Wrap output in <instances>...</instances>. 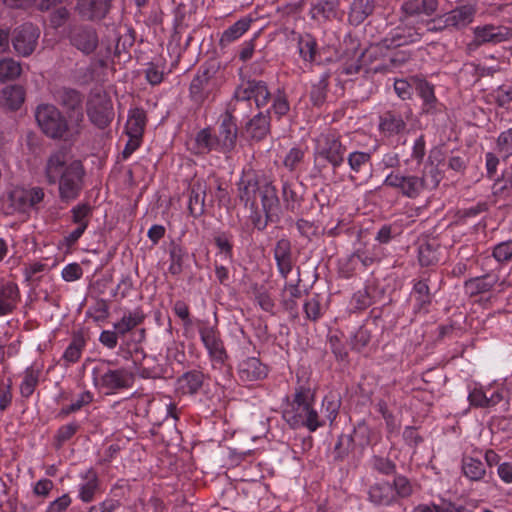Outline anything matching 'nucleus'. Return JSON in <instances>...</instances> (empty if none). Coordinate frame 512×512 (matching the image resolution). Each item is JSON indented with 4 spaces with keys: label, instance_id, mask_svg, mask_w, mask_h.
Returning <instances> with one entry per match:
<instances>
[{
    "label": "nucleus",
    "instance_id": "obj_44",
    "mask_svg": "<svg viewBox=\"0 0 512 512\" xmlns=\"http://www.w3.org/2000/svg\"><path fill=\"white\" fill-rule=\"evenodd\" d=\"M146 124V114L143 109L135 108L130 111L126 132L128 136L142 137Z\"/></svg>",
    "mask_w": 512,
    "mask_h": 512
},
{
    "label": "nucleus",
    "instance_id": "obj_49",
    "mask_svg": "<svg viewBox=\"0 0 512 512\" xmlns=\"http://www.w3.org/2000/svg\"><path fill=\"white\" fill-rule=\"evenodd\" d=\"M170 265L168 271L172 275H179L183 271L184 259L187 257V251L179 244L171 243L169 249Z\"/></svg>",
    "mask_w": 512,
    "mask_h": 512
},
{
    "label": "nucleus",
    "instance_id": "obj_12",
    "mask_svg": "<svg viewBox=\"0 0 512 512\" xmlns=\"http://www.w3.org/2000/svg\"><path fill=\"white\" fill-rule=\"evenodd\" d=\"M40 30L32 23H24L15 28L11 38L14 51L22 57L30 56L38 45Z\"/></svg>",
    "mask_w": 512,
    "mask_h": 512
},
{
    "label": "nucleus",
    "instance_id": "obj_54",
    "mask_svg": "<svg viewBox=\"0 0 512 512\" xmlns=\"http://www.w3.org/2000/svg\"><path fill=\"white\" fill-rule=\"evenodd\" d=\"M316 45L317 44L315 39L309 34L299 37L298 49L303 60L309 62L314 61L316 55Z\"/></svg>",
    "mask_w": 512,
    "mask_h": 512
},
{
    "label": "nucleus",
    "instance_id": "obj_27",
    "mask_svg": "<svg viewBox=\"0 0 512 512\" xmlns=\"http://www.w3.org/2000/svg\"><path fill=\"white\" fill-rule=\"evenodd\" d=\"M19 300V288L15 283L0 282V316L11 313Z\"/></svg>",
    "mask_w": 512,
    "mask_h": 512
},
{
    "label": "nucleus",
    "instance_id": "obj_17",
    "mask_svg": "<svg viewBox=\"0 0 512 512\" xmlns=\"http://www.w3.org/2000/svg\"><path fill=\"white\" fill-rule=\"evenodd\" d=\"M238 136V128L235 119L230 114H224L218 128L217 143L220 152L229 153L235 146Z\"/></svg>",
    "mask_w": 512,
    "mask_h": 512
},
{
    "label": "nucleus",
    "instance_id": "obj_37",
    "mask_svg": "<svg viewBox=\"0 0 512 512\" xmlns=\"http://www.w3.org/2000/svg\"><path fill=\"white\" fill-rule=\"evenodd\" d=\"M376 0H353L348 19L353 25L363 23L374 11Z\"/></svg>",
    "mask_w": 512,
    "mask_h": 512
},
{
    "label": "nucleus",
    "instance_id": "obj_61",
    "mask_svg": "<svg viewBox=\"0 0 512 512\" xmlns=\"http://www.w3.org/2000/svg\"><path fill=\"white\" fill-rule=\"evenodd\" d=\"M271 110L278 117L286 115L290 110V104L287 95L284 91L278 89L276 93L272 94Z\"/></svg>",
    "mask_w": 512,
    "mask_h": 512
},
{
    "label": "nucleus",
    "instance_id": "obj_30",
    "mask_svg": "<svg viewBox=\"0 0 512 512\" xmlns=\"http://www.w3.org/2000/svg\"><path fill=\"white\" fill-rule=\"evenodd\" d=\"M414 89L423 100L422 111L426 114L433 113L436 108L437 98L434 86L425 79L413 78Z\"/></svg>",
    "mask_w": 512,
    "mask_h": 512
},
{
    "label": "nucleus",
    "instance_id": "obj_45",
    "mask_svg": "<svg viewBox=\"0 0 512 512\" xmlns=\"http://www.w3.org/2000/svg\"><path fill=\"white\" fill-rule=\"evenodd\" d=\"M439 245L435 241H425L418 249V259L421 266H432L438 263Z\"/></svg>",
    "mask_w": 512,
    "mask_h": 512
},
{
    "label": "nucleus",
    "instance_id": "obj_11",
    "mask_svg": "<svg viewBox=\"0 0 512 512\" xmlns=\"http://www.w3.org/2000/svg\"><path fill=\"white\" fill-rule=\"evenodd\" d=\"M87 115L97 127H107L114 117L111 98L106 93L92 94L87 102Z\"/></svg>",
    "mask_w": 512,
    "mask_h": 512
},
{
    "label": "nucleus",
    "instance_id": "obj_47",
    "mask_svg": "<svg viewBox=\"0 0 512 512\" xmlns=\"http://www.w3.org/2000/svg\"><path fill=\"white\" fill-rule=\"evenodd\" d=\"M353 253L364 269L373 265L374 263L380 262L383 256L381 247L376 245H373L372 247L365 246L364 248H359Z\"/></svg>",
    "mask_w": 512,
    "mask_h": 512
},
{
    "label": "nucleus",
    "instance_id": "obj_46",
    "mask_svg": "<svg viewBox=\"0 0 512 512\" xmlns=\"http://www.w3.org/2000/svg\"><path fill=\"white\" fill-rule=\"evenodd\" d=\"M302 292L298 285L286 284L281 294V303L285 310L297 315V300L301 298Z\"/></svg>",
    "mask_w": 512,
    "mask_h": 512
},
{
    "label": "nucleus",
    "instance_id": "obj_23",
    "mask_svg": "<svg viewBox=\"0 0 512 512\" xmlns=\"http://www.w3.org/2000/svg\"><path fill=\"white\" fill-rule=\"evenodd\" d=\"M270 122V109L265 112H259L246 123V133L252 140L261 141L270 133Z\"/></svg>",
    "mask_w": 512,
    "mask_h": 512
},
{
    "label": "nucleus",
    "instance_id": "obj_1",
    "mask_svg": "<svg viewBox=\"0 0 512 512\" xmlns=\"http://www.w3.org/2000/svg\"><path fill=\"white\" fill-rule=\"evenodd\" d=\"M46 181L58 184L59 198L64 203L76 200L84 187L85 169L70 151L60 148L49 154L44 167Z\"/></svg>",
    "mask_w": 512,
    "mask_h": 512
},
{
    "label": "nucleus",
    "instance_id": "obj_55",
    "mask_svg": "<svg viewBox=\"0 0 512 512\" xmlns=\"http://www.w3.org/2000/svg\"><path fill=\"white\" fill-rule=\"evenodd\" d=\"M361 268L362 266L354 253L339 262V274L341 277L346 279L357 275Z\"/></svg>",
    "mask_w": 512,
    "mask_h": 512
},
{
    "label": "nucleus",
    "instance_id": "obj_64",
    "mask_svg": "<svg viewBox=\"0 0 512 512\" xmlns=\"http://www.w3.org/2000/svg\"><path fill=\"white\" fill-rule=\"evenodd\" d=\"M497 148L504 157L512 155V128L500 133L497 138Z\"/></svg>",
    "mask_w": 512,
    "mask_h": 512
},
{
    "label": "nucleus",
    "instance_id": "obj_58",
    "mask_svg": "<svg viewBox=\"0 0 512 512\" xmlns=\"http://www.w3.org/2000/svg\"><path fill=\"white\" fill-rule=\"evenodd\" d=\"M370 465L373 470L386 476L396 473V464L387 457L374 455L370 460Z\"/></svg>",
    "mask_w": 512,
    "mask_h": 512
},
{
    "label": "nucleus",
    "instance_id": "obj_63",
    "mask_svg": "<svg viewBox=\"0 0 512 512\" xmlns=\"http://www.w3.org/2000/svg\"><path fill=\"white\" fill-rule=\"evenodd\" d=\"M371 337V330L365 325L360 326L351 339L352 349L358 352L362 351L369 344Z\"/></svg>",
    "mask_w": 512,
    "mask_h": 512
},
{
    "label": "nucleus",
    "instance_id": "obj_34",
    "mask_svg": "<svg viewBox=\"0 0 512 512\" xmlns=\"http://www.w3.org/2000/svg\"><path fill=\"white\" fill-rule=\"evenodd\" d=\"M24 100L25 89L20 85L5 86L0 92V105L9 110H18Z\"/></svg>",
    "mask_w": 512,
    "mask_h": 512
},
{
    "label": "nucleus",
    "instance_id": "obj_15",
    "mask_svg": "<svg viewBox=\"0 0 512 512\" xmlns=\"http://www.w3.org/2000/svg\"><path fill=\"white\" fill-rule=\"evenodd\" d=\"M349 180L355 185H362L372 175V154L364 151H353L347 155Z\"/></svg>",
    "mask_w": 512,
    "mask_h": 512
},
{
    "label": "nucleus",
    "instance_id": "obj_7",
    "mask_svg": "<svg viewBox=\"0 0 512 512\" xmlns=\"http://www.w3.org/2000/svg\"><path fill=\"white\" fill-rule=\"evenodd\" d=\"M219 63L209 60L200 66L190 83L189 93L194 102L202 103L215 88V76L219 71Z\"/></svg>",
    "mask_w": 512,
    "mask_h": 512
},
{
    "label": "nucleus",
    "instance_id": "obj_3",
    "mask_svg": "<svg viewBox=\"0 0 512 512\" xmlns=\"http://www.w3.org/2000/svg\"><path fill=\"white\" fill-rule=\"evenodd\" d=\"M314 392L308 386L299 385L295 388L292 400L283 410L284 420L294 429L305 427L314 432L324 423L313 407Z\"/></svg>",
    "mask_w": 512,
    "mask_h": 512
},
{
    "label": "nucleus",
    "instance_id": "obj_21",
    "mask_svg": "<svg viewBox=\"0 0 512 512\" xmlns=\"http://www.w3.org/2000/svg\"><path fill=\"white\" fill-rule=\"evenodd\" d=\"M54 98L60 105L73 111L77 124L83 121L84 116L81 109L82 96L79 91L63 87L55 92Z\"/></svg>",
    "mask_w": 512,
    "mask_h": 512
},
{
    "label": "nucleus",
    "instance_id": "obj_28",
    "mask_svg": "<svg viewBox=\"0 0 512 512\" xmlns=\"http://www.w3.org/2000/svg\"><path fill=\"white\" fill-rule=\"evenodd\" d=\"M274 258L280 274L286 278L292 270L291 243L288 239L282 238L277 241L274 248Z\"/></svg>",
    "mask_w": 512,
    "mask_h": 512
},
{
    "label": "nucleus",
    "instance_id": "obj_53",
    "mask_svg": "<svg viewBox=\"0 0 512 512\" xmlns=\"http://www.w3.org/2000/svg\"><path fill=\"white\" fill-rule=\"evenodd\" d=\"M232 234L230 232H219L214 237L216 247L220 253L224 256L225 260L229 262L233 261V245H232Z\"/></svg>",
    "mask_w": 512,
    "mask_h": 512
},
{
    "label": "nucleus",
    "instance_id": "obj_14",
    "mask_svg": "<svg viewBox=\"0 0 512 512\" xmlns=\"http://www.w3.org/2000/svg\"><path fill=\"white\" fill-rule=\"evenodd\" d=\"M99 372H101L99 367H95L93 369L94 381H98L102 388L110 392L130 388L134 383L133 372L126 368H119L115 370L108 369L98 378L97 374Z\"/></svg>",
    "mask_w": 512,
    "mask_h": 512
},
{
    "label": "nucleus",
    "instance_id": "obj_29",
    "mask_svg": "<svg viewBox=\"0 0 512 512\" xmlns=\"http://www.w3.org/2000/svg\"><path fill=\"white\" fill-rule=\"evenodd\" d=\"M146 318L145 313L139 307L128 313H125L121 319L113 324V328L118 332L120 337H125L129 332L141 325Z\"/></svg>",
    "mask_w": 512,
    "mask_h": 512
},
{
    "label": "nucleus",
    "instance_id": "obj_2",
    "mask_svg": "<svg viewBox=\"0 0 512 512\" xmlns=\"http://www.w3.org/2000/svg\"><path fill=\"white\" fill-rule=\"evenodd\" d=\"M238 198L246 208L255 209L257 199L260 198L262 209L267 215L277 210L279 198L277 190L272 183L261 181L254 170H247L237 183Z\"/></svg>",
    "mask_w": 512,
    "mask_h": 512
},
{
    "label": "nucleus",
    "instance_id": "obj_40",
    "mask_svg": "<svg viewBox=\"0 0 512 512\" xmlns=\"http://www.w3.org/2000/svg\"><path fill=\"white\" fill-rule=\"evenodd\" d=\"M83 479L84 482L79 486V498L84 503H90L94 500L95 494L99 488V479L93 469L86 471Z\"/></svg>",
    "mask_w": 512,
    "mask_h": 512
},
{
    "label": "nucleus",
    "instance_id": "obj_24",
    "mask_svg": "<svg viewBox=\"0 0 512 512\" xmlns=\"http://www.w3.org/2000/svg\"><path fill=\"white\" fill-rule=\"evenodd\" d=\"M253 111V104L242 87L238 85L234 91L233 97L229 103L225 114L235 117H248Z\"/></svg>",
    "mask_w": 512,
    "mask_h": 512
},
{
    "label": "nucleus",
    "instance_id": "obj_41",
    "mask_svg": "<svg viewBox=\"0 0 512 512\" xmlns=\"http://www.w3.org/2000/svg\"><path fill=\"white\" fill-rule=\"evenodd\" d=\"M11 198L13 201L20 203L21 209L27 207H34L40 203L44 198V191L40 187H34L27 191H15L12 193Z\"/></svg>",
    "mask_w": 512,
    "mask_h": 512
},
{
    "label": "nucleus",
    "instance_id": "obj_36",
    "mask_svg": "<svg viewBox=\"0 0 512 512\" xmlns=\"http://www.w3.org/2000/svg\"><path fill=\"white\" fill-rule=\"evenodd\" d=\"M503 399L499 391L489 394V390L484 391L482 388H474L468 395L470 405L478 408H490L497 405Z\"/></svg>",
    "mask_w": 512,
    "mask_h": 512
},
{
    "label": "nucleus",
    "instance_id": "obj_10",
    "mask_svg": "<svg viewBox=\"0 0 512 512\" xmlns=\"http://www.w3.org/2000/svg\"><path fill=\"white\" fill-rule=\"evenodd\" d=\"M67 37L71 46L86 56L93 54L99 46L98 32L89 24L71 26Z\"/></svg>",
    "mask_w": 512,
    "mask_h": 512
},
{
    "label": "nucleus",
    "instance_id": "obj_62",
    "mask_svg": "<svg viewBox=\"0 0 512 512\" xmlns=\"http://www.w3.org/2000/svg\"><path fill=\"white\" fill-rule=\"evenodd\" d=\"M79 425L75 422L61 426L55 436L54 445L57 449L61 448L65 442L70 440L77 432Z\"/></svg>",
    "mask_w": 512,
    "mask_h": 512
},
{
    "label": "nucleus",
    "instance_id": "obj_13",
    "mask_svg": "<svg viewBox=\"0 0 512 512\" xmlns=\"http://www.w3.org/2000/svg\"><path fill=\"white\" fill-rule=\"evenodd\" d=\"M113 9V0H76L74 12L83 21L98 23L105 20Z\"/></svg>",
    "mask_w": 512,
    "mask_h": 512
},
{
    "label": "nucleus",
    "instance_id": "obj_48",
    "mask_svg": "<svg viewBox=\"0 0 512 512\" xmlns=\"http://www.w3.org/2000/svg\"><path fill=\"white\" fill-rule=\"evenodd\" d=\"M195 142L198 153L204 154L210 152L211 150L220 151V146L217 143V137L212 135L209 128L200 130L196 135Z\"/></svg>",
    "mask_w": 512,
    "mask_h": 512
},
{
    "label": "nucleus",
    "instance_id": "obj_39",
    "mask_svg": "<svg viewBox=\"0 0 512 512\" xmlns=\"http://www.w3.org/2000/svg\"><path fill=\"white\" fill-rule=\"evenodd\" d=\"M23 73L21 62L12 57H3L0 59V83L5 84L14 82L20 78Z\"/></svg>",
    "mask_w": 512,
    "mask_h": 512
},
{
    "label": "nucleus",
    "instance_id": "obj_8",
    "mask_svg": "<svg viewBox=\"0 0 512 512\" xmlns=\"http://www.w3.org/2000/svg\"><path fill=\"white\" fill-rule=\"evenodd\" d=\"M473 40L467 44V50L472 52L482 45H497L512 38V29L504 25L484 24L472 29Z\"/></svg>",
    "mask_w": 512,
    "mask_h": 512
},
{
    "label": "nucleus",
    "instance_id": "obj_38",
    "mask_svg": "<svg viewBox=\"0 0 512 512\" xmlns=\"http://www.w3.org/2000/svg\"><path fill=\"white\" fill-rule=\"evenodd\" d=\"M496 283L497 277L495 275L486 274L465 281L464 288L467 294L475 296L490 291Z\"/></svg>",
    "mask_w": 512,
    "mask_h": 512
},
{
    "label": "nucleus",
    "instance_id": "obj_6",
    "mask_svg": "<svg viewBox=\"0 0 512 512\" xmlns=\"http://www.w3.org/2000/svg\"><path fill=\"white\" fill-rule=\"evenodd\" d=\"M35 119L41 131L49 138L61 139L68 131V122L53 104L41 103L35 109Z\"/></svg>",
    "mask_w": 512,
    "mask_h": 512
},
{
    "label": "nucleus",
    "instance_id": "obj_42",
    "mask_svg": "<svg viewBox=\"0 0 512 512\" xmlns=\"http://www.w3.org/2000/svg\"><path fill=\"white\" fill-rule=\"evenodd\" d=\"M461 468L463 474L471 481H481L486 474L484 463L471 456L463 457Z\"/></svg>",
    "mask_w": 512,
    "mask_h": 512
},
{
    "label": "nucleus",
    "instance_id": "obj_57",
    "mask_svg": "<svg viewBox=\"0 0 512 512\" xmlns=\"http://www.w3.org/2000/svg\"><path fill=\"white\" fill-rule=\"evenodd\" d=\"M373 303L372 296L367 288L355 292L350 300V308L353 312L367 309Z\"/></svg>",
    "mask_w": 512,
    "mask_h": 512
},
{
    "label": "nucleus",
    "instance_id": "obj_4",
    "mask_svg": "<svg viewBox=\"0 0 512 512\" xmlns=\"http://www.w3.org/2000/svg\"><path fill=\"white\" fill-rule=\"evenodd\" d=\"M442 180L441 172L434 165L425 167L421 176L403 175L399 172H391L383 182V185L397 189L403 196L415 199L424 191L436 189Z\"/></svg>",
    "mask_w": 512,
    "mask_h": 512
},
{
    "label": "nucleus",
    "instance_id": "obj_59",
    "mask_svg": "<svg viewBox=\"0 0 512 512\" xmlns=\"http://www.w3.org/2000/svg\"><path fill=\"white\" fill-rule=\"evenodd\" d=\"M413 294L419 309H423L431 303V294L426 281H417L413 287Z\"/></svg>",
    "mask_w": 512,
    "mask_h": 512
},
{
    "label": "nucleus",
    "instance_id": "obj_35",
    "mask_svg": "<svg viewBox=\"0 0 512 512\" xmlns=\"http://www.w3.org/2000/svg\"><path fill=\"white\" fill-rule=\"evenodd\" d=\"M475 9L471 6H461L445 14V23L450 28L462 29L468 26L474 19Z\"/></svg>",
    "mask_w": 512,
    "mask_h": 512
},
{
    "label": "nucleus",
    "instance_id": "obj_25",
    "mask_svg": "<svg viewBox=\"0 0 512 512\" xmlns=\"http://www.w3.org/2000/svg\"><path fill=\"white\" fill-rule=\"evenodd\" d=\"M368 499L374 505L389 506L396 501V494L391 483L381 481L370 486Z\"/></svg>",
    "mask_w": 512,
    "mask_h": 512
},
{
    "label": "nucleus",
    "instance_id": "obj_32",
    "mask_svg": "<svg viewBox=\"0 0 512 512\" xmlns=\"http://www.w3.org/2000/svg\"><path fill=\"white\" fill-rule=\"evenodd\" d=\"M139 350L136 349L135 354L137 355ZM137 373L142 378H159L163 374V368L157 363L155 357L143 354L141 360L137 356L133 359Z\"/></svg>",
    "mask_w": 512,
    "mask_h": 512
},
{
    "label": "nucleus",
    "instance_id": "obj_20",
    "mask_svg": "<svg viewBox=\"0 0 512 512\" xmlns=\"http://www.w3.org/2000/svg\"><path fill=\"white\" fill-rule=\"evenodd\" d=\"M438 5V0H407L400 7V21L409 20L420 14L431 16L437 11Z\"/></svg>",
    "mask_w": 512,
    "mask_h": 512
},
{
    "label": "nucleus",
    "instance_id": "obj_43",
    "mask_svg": "<svg viewBox=\"0 0 512 512\" xmlns=\"http://www.w3.org/2000/svg\"><path fill=\"white\" fill-rule=\"evenodd\" d=\"M251 22L250 18H241L228 27L221 35L220 45L224 47L239 39L250 28Z\"/></svg>",
    "mask_w": 512,
    "mask_h": 512
},
{
    "label": "nucleus",
    "instance_id": "obj_60",
    "mask_svg": "<svg viewBox=\"0 0 512 512\" xmlns=\"http://www.w3.org/2000/svg\"><path fill=\"white\" fill-rule=\"evenodd\" d=\"M353 449V438L350 435H340L334 447V459L344 460Z\"/></svg>",
    "mask_w": 512,
    "mask_h": 512
},
{
    "label": "nucleus",
    "instance_id": "obj_52",
    "mask_svg": "<svg viewBox=\"0 0 512 512\" xmlns=\"http://www.w3.org/2000/svg\"><path fill=\"white\" fill-rule=\"evenodd\" d=\"M93 214L92 206L87 203H80L71 209V219L76 225L88 227Z\"/></svg>",
    "mask_w": 512,
    "mask_h": 512
},
{
    "label": "nucleus",
    "instance_id": "obj_22",
    "mask_svg": "<svg viewBox=\"0 0 512 512\" xmlns=\"http://www.w3.org/2000/svg\"><path fill=\"white\" fill-rule=\"evenodd\" d=\"M340 11V0H315L311 3L309 15L318 22L334 20Z\"/></svg>",
    "mask_w": 512,
    "mask_h": 512
},
{
    "label": "nucleus",
    "instance_id": "obj_51",
    "mask_svg": "<svg viewBox=\"0 0 512 512\" xmlns=\"http://www.w3.org/2000/svg\"><path fill=\"white\" fill-rule=\"evenodd\" d=\"M85 345L84 337L82 335H75L64 351L63 360L67 364L76 363L80 359Z\"/></svg>",
    "mask_w": 512,
    "mask_h": 512
},
{
    "label": "nucleus",
    "instance_id": "obj_56",
    "mask_svg": "<svg viewBox=\"0 0 512 512\" xmlns=\"http://www.w3.org/2000/svg\"><path fill=\"white\" fill-rule=\"evenodd\" d=\"M282 198L287 210L294 212L299 209L301 204V196L288 182L283 183Z\"/></svg>",
    "mask_w": 512,
    "mask_h": 512
},
{
    "label": "nucleus",
    "instance_id": "obj_19",
    "mask_svg": "<svg viewBox=\"0 0 512 512\" xmlns=\"http://www.w3.org/2000/svg\"><path fill=\"white\" fill-rule=\"evenodd\" d=\"M267 374V366L256 357H247L238 365V376L242 382L259 381L264 379Z\"/></svg>",
    "mask_w": 512,
    "mask_h": 512
},
{
    "label": "nucleus",
    "instance_id": "obj_16",
    "mask_svg": "<svg viewBox=\"0 0 512 512\" xmlns=\"http://www.w3.org/2000/svg\"><path fill=\"white\" fill-rule=\"evenodd\" d=\"M201 341L208 351L214 365H224L228 354L221 339L220 332L212 326H205L199 330Z\"/></svg>",
    "mask_w": 512,
    "mask_h": 512
},
{
    "label": "nucleus",
    "instance_id": "obj_18",
    "mask_svg": "<svg viewBox=\"0 0 512 512\" xmlns=\"http://www.w3.org/2000/svg\"><path fill=\"white\" fill-rule=\"evenodd\" d=\"M252 103L254 102L256 108L266 106L272 98L266 82L262 80L249 79L244 80L239 84Z\"/></svg>",
    "mask_w": 512,
    "mask_h": 512
},
{
    "label": "nucleus",
    "instance_id": "obj_9",
    "mask_svg": "<svg viewBox=\"0 0 512 512\" xmlns=\"http://www.w3.org/2000/svg\"><path fill=\"white\" fill-rule=\"evenodd\" d=\"M423 33L419 28L411 25L409 20L400 21V24L394 28L391 33L375 45V49L383 50L396 49L420 41Z\"/></svg>",
    "mask_w": 512,
    "mask_h": 512
},
{
    "label": "nucleus",
    "instance_id": "obj_33",
    "mask_svg": "<svg viewBox=\"0 0 512 512\" xmlns=\"http://www.w3.org/2000/svg\"><path fill=\"white\" fill-rule=\"evenodd\" d=\"M406 127L407 124L400 113L387 111L380 116L379 129L388 136L401 134Z\"/></svg>",
    "mask_w": 512,
    "mask_h": 512
},
{
    "label": "nucleus",
    "instance_id": "obj_31",
    "mask_svg": "<svg viewBox=\"0 0 512 512\" xmlns=\"http://www.w3.org/2000/svg\"><path fill=\"white\" fill-rule=\"evenodd\" d=\"M205 375L199 370H191L181 375L177 380V389L182 394L194 395L203 386Z\"/></svg>",
    "mask_w": 512,
    "mask_h": 512
},
{
    "label": "nucleus",
    "instance_id": "obj_5",
    "mask_svg": "<svg viewBox=\"0 0 512 512\" xmlns=\"http://www.w3.org/2000/svg\"><path fill=\"white\" fill-rule=\"evenodd\" d=\"M347 153L346 146L342 143L341 136L329 131L320 134L316 139L314 150V169L320 174L326 163L331 165L334 173L343 165Z\"/></svg>",
    "mask_w": 512,
    "mask_h": 512
},
{
    "label": "nucleus",
    "instance_id": "obj_26",
    "mask_svg": "<svg viewBox=\"0 0 512 512\" xmlns=\"http://www.w3.org/2000/svg\"><path fill=\"white\" fill-rule=\"evenodd\" d=\"M207 183L202 179L195 180L190 186L188 209L190 214L198 217L203 214Z\"/></svg>",
    "mask_w": 512,
    "mask_h": 512
},
{
    "label": "nucleus",
    "instance_id": "obj_50",
    "mask_svg": "<svg viewBox=\"0 0 512 512\" xmlns=\"http://www.w3.org/2000/svg\"><path fill=\"white\" fill-rule=\"evenodd\" d=\"M329 75L323 74L318 81L312 84L310 100L314 106H321L326 101L329 85Z\"/></svg>",
    "mask_w": 512,
    "mask_h": 512
}]
</instances>
